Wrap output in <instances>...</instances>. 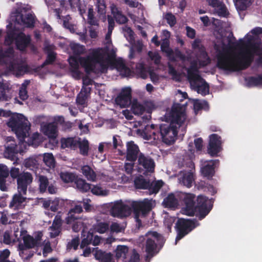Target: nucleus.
I'll use <instances>...</instances> for the list:
<instances>
[{"mask_svg":"<svg viewBox=\"0 0 262 262\" xmlns=\"http://www.w3.org/2000/svg\"><path fill=\"white\" fill-rule=\"evenodd\" d=\"M163 205L165 208L175 209L177 208L179 203L178 199L176 198L174 194L172 193L168 195L164 199Z\"/></svg>","mask_w":262,"mask_h":262,"instance_id":"obj_28","label":"nucleus"},{"mask_svg":"<svg viewBox=\"0 0 262 262\" xmlns=\"http://www.w3.org/2000/svg\"><path fill=\"white\" fill-rule=\"evenodd\" d=\"M136 70L138 75L142 79H146L148 73L145 65L143 63H139L136 66Z\"/></svg>","mask_w":262,"mask_h":262,"instance_id":"obj_47","label":"nucleus"},{"mask_svg":"<svg viewBox=\"0 0 262 262\" xmlns=\"http://www.w3.org/2000/svg\"><path fill=\"white\" fill-rule=\"evenodd\" d=\"M60 178L64 183H68L75 182L77 177L74 173L70 172H61Z\"/></svg>","mask_w":262,"mask_h":262,"instance_id":"obj_42","label":"nucleus"},{"mask_svg":"<svg viewBox=\"0 0 262 262\" xmlns=\"http://www.w3.org/2000/svg\"><path fill=\"white\" fill-rule=\"evenodd\" d=\"M140 153L138 146L135 144L134 141H130L127 143L125 156L126 161L135 162L137 159L138 160Z\"/></svg>","mask_w":262,"mask_h":262,"instance_id":"obj_16","label":"nucleus"},{"mask_svg":"<svg viewBox=\"0 0 262 262\" xmlns=\"http://www.w3.org/2000/svg\"><path fill=\"white\" fill-rule=\"evenodd\" d=\"M83 211L82 206L81 204L76 205L73 208L71 209L68 213V216L66 217V221L67 224H73V229L76 231L75 223H77V220L80 219L79 216L75 215V213H80Z\"/></svg>","mask_w":262,"mask_h":262,"instance_id":"obj_19","label":"nucleus"},{"mask_svg":"<svg viewBox=\"0 0 262 262\" xmlns=\"http://www.w3.org/2000/svg\"><path fill=\"white\" fill-rule=\"evenodd\" d=\"M99 17L105 16L106 12V5L105 0H94Z\"/></svg>","mask_w":262,"mask_h":262,"instance_id":"obj_38","label":"nucleus"},{"mask_svg":"<svg viewBox=\"0 0 262 262\" xmlns=\"http://www.w3.org/2000/svg\"><path fill=\"white\" fill-rule=\"evenodd\" d=\"M135 213V219L138 228L142 226V221L139 219L140 215L145 217L152 209V204L148 200L143 201H132L130 204Z\"/></svg>","mask_w":262,"mask_h":262,"instance_id":"obj_8","label":"nucleus"},{"mask_svg":"<svg viewBox=\"0 0 262 262\" xmlns=\"http://www.w3.org/2000/svg\"><path fill=\"white\" fill-rule=\"evenodd\" d=\"M64 205V202L62 199L59 198H55L53 200H51V204L50 210L52 211L56 212L59 208H61Z\"/></svg>","mask_w":262,"mask_h":262,"instance_id":"obj_44","label":"nucleus"},{"mask_svg":"<svg viewBox=\"0 0 262 262\" xmlns=\"http://www.w3.org/2000/svg\"><path fill=\"white\" fill-rule=\"evenodd\" d=\"M201 80H203V83L201 85L197 86L198 92L203 96H205L209 94V86L204 79L202 78Z\"/></svg>","mask_w":262,"mask_h":262,"instance_id":"obj_54","label":"nucleus"},{"mask_svg":"<svg viewBox=\"0 0 262 262\" xmlns=\"http://www.w3.org/2000/svg\"><path fill=\"white\" fill-rule=\"evenodd\" d=\"M179 180L181 184L190 188L194 181V174L191 170L181 171Z\"/></svg>","mask_w":262,"mask_h":262,"instance_id":"obj_22","label":"nucleus"},{"mask_svg":"<svg viewBox=\"0 0 262 262\" xmlns=\"http://www.w3.org/2000/svg\"><path fill=\"white\" fill-rule=\"evenodd\" d=\"M43 161L45 164L50 168H54L55 166V160L54 156L51 153H45L43 155Z\"/></svg>","mask_w":262,"mask_h":262,"instance_id":"obj_41","label":"nucleus"},{"mask_svg":"<svg viewBox=\"0 0 262 262\" xmlns=\"http://www.w3.org/2000/svg\"><path fill=\"white\" fill-rule=\"evenodd\" d=\"M21 21L27 28H33L34 27V18L31 13H27L25 15L21 14L20 16Z\"/></svg>","mask_w":262,"mask_h":262,"instance_id":"obj_37","label":"nucleus"},{"mask_svg":"<svg viewBox=\"0 0 262 262\" xmlns=\"http://www.w3.org/2000/svg\"><path fill=\"white\" fill-rule=\"evenodd\" d=\"M22 173L20 172L19 168L13 167L9 170V174L13 180L15 179L17 180L21 176Z\"/></svg>","mask_w":262,"mask_h":262,"instance_id":"obj_56","label":"nucleus"},{"mask_svg":"<svg viewBox=\"0 0 262 262\" xmlns=\"http://www.w3.org/2000/svg\"><path fill=\"white\" fill-rule=\"evenodd\" d=\"M145 236L146 239L145 249L147 253V257H152L158 252L157 251V247L163 246L164 239L161 234L156 231H149Z\"/></svg>","mask_w":262,"mask_h":262,"instance_id":"obj_5","label":"nucleus"},{"mask_svg":"<svg viewBox=\"0 0 262 262\" xmlns=\"http://www.w3.org/2000/svg\"><path fill=\"white\" fill-rule=\"evenodd\" d=\"M209 184L205 181L201 180L195 183V187L200 190L207 191Z\"/></svg>","mask_w":262,"mask_h":262,"instance_id":"obj_60","label":"nucleus"},{"mask_svg":"<svg viewBox=\"0 0 262 262\" xmlns=\"http://www.w3.org/2000/svg\"><path fill=\"white\" fill-rule=\"evenodd\" d=\"M80 139L78 138V145L80 149V152L83 156H87L89 149V142L87 140H83L82 141H80Z\"/></svg>","mask_w":262,"mask_h":262,"instance_id":"obj_43","label":"nucleus"},{"mask_svg":"<svg viewBox=\"0 0 262 262\" xmlns=\"http://www.w3.org/2000/svg\"><path fill=\"white\" fill-rule=\"evenodd\" d=\"M61 144L62 148H69L71 149L75 150L78 147V139L73 137L62 138Z\"/></svg>","mask_w":262,"mask_h":262,"instance_id":"obj_29","label":"nucleus"},{"mask_svg":"<svg viewBox=\"0 0 262 262\" xmlns=\"http://www.w3.org/2000/svg\"><path fill=\"white\" fill-rule=\"evenodd\" d=\"M12 141L10 144L8 145L6 147V150L5 151V154L6 156L10 159H13L18 152L17 147L15 141L12 139L11 137L8 138L7 142Z\"/></svg>","mask_w":262,"mask_h":262,"instance_id":"obj_25","label":"nucleus"},{"mask_svg":"<svg viewBox=\"0 0 262 262\" xmlns=\"http://www.w3.org/2000/svg\"><path fill=\"white\" fill-rule=\"evenodd\" d=\"M108 224L105 223H100L97 226V230L100 233H104L108 229Z\"/></svg>","mask_w":262,"mask_h":262,"instance_id":"obj_62","label":"nucleus"},{"mask_svg":"<svg viewBox=\"0 0 262 262\" xmlns=\"http://www.w3.org/2000/svg\"><path fill=\"white\" fill-rule=\"evenodd\" d=\"M165 121L170 123L161 124L159 126L160 139L166 145L173 144L177 139L178 128L185 122L186 116L182 110L181 104L174 103L171 110L164 116Z\"/></svg>","mask_w":262,"mask_h":262,"instance_id":"obj_2","label":"nucleus"},{"mask_svg":"<svg viewBox=\"0 0 262 262\" xmlns=\"http://www.w3.org/2000/svg\"><path fill=\"white\" fill-rule=\"evenodd\" d=\"M105 53L102 48H98L94 50L92 52L86 57H80L78 59L75 57H70L69 59V62L72 69V72L77 77L80 75V72L79 71V64L84 69L87 74L91 73H97L96 64H99L102 69H106L104 64V58Z\"/></svg>","mask_w":262,"mask_h":262,"instance_id":"obj_3","label":"nucleus"},{"mask_svg":"<svg viewBox=\"0 0 262 262\" xmlns=\"http://www.w3.org/2000/svg\"><path fill=\"white\" fill-rule=\"evenodd\" d=\"M81 172L89 181L94 182L96 179L95 172L89 165H84L81 167Z\"/></svg>","mask_w":262,"mask_h":262,"instance_id":"obj_36","label":"nucleus"},{"mask_svg":"<svg viewBox=\"0 0 262 262\" xmlns=\"http://www.w3.org/2000/svg\"><path fill=\"white\" fill-rule=\"evenodd\" d=\"M128 252V248L126 246L119 245L116 250V257L117 259L121 257L125 258L126 254Z\"/></svg>","mask_w":262,"mask_h":262,"instance_id":"obj_45","label":"nucleus"},{"mask_svg":"<svg viewBox=\"0 0 262 262\" xmlns=\"http://www.w3.org/2000/svg\"><path fill=\"white\" fill-rule=\"evenodd\" d=\"M88 23L91 26H98V20L94 15L93 8H90L88 10Z\"/></svg>","mask_w":262,"mask_h":262,"instance_id":"obj_50","label":"nucleus"},{"mask_svg":"<svg viewBox=\"0 0 262 262\" xmlns=\"http://www.w3.org/2000/svg\"><path fill=\"white\" fill-rule=\"evenodd\" d=\"M100 242V238L98 236H95L93 241L92 242V238L90 239V233H88L87 237L82 240L80 247L83 248L92 243L93 245L96 246L99 244Z\"/></svg>","mask_w":262,"mask_h":262,"instance_id":"obj_46","label":"nucleus"},{"mask_svg":"<svg viewBox=\"0 0 262 262\" xmlns=\"http://www.w3.org/2000/svg\"><path fill=\"white\" fill-rule=\"evenodd\" d=\"M92 193L95 195H103V190L102 188L98 185H93L90 189Z\"/></svg>","mask_w":262,"mask_h":262,"instance_id":"obj_64","label":"nucleus"},{"mask_svg":"<svg viewBox=\"0 0 262 262\" xmlns=\"http://www.w3.org/2000/svg\"><path fill=\"white\" fill-rule=\"evenodd\" d=\"M200 225V224L196 219H179L175 225V228L177 233L176 237V244H177L178 241L183 238Z\"/></svg>","mask_w":262,"mask_h":262,"instance_id":"obj_6","label":"nucleus"},{"mask_svg":"<svg viewBox=\"0 0 262 262\" xmlns=\"http://www.w3.org/2000/svg\"><path fill=\"white\" fill-rule=\"evenodd\" d=\"M133 210L132 206L124 204L122 201L115 203L111 209V214L114 217H126L130 215Z\"/></svg>","mask_w":262,"mask_h":262,"instance_id":"obj_10","label":"nucleus"},{"mask_svg":"<svg viewBox=\"0 0 262 262\" xmlns=\"http://www.w3.org/2000/svg\"><path fill=\"white\" fill-rule=\"evenodd\" d=\"M222 141L220 136L213 134L209 136V141L207 146V152L211 157L217 156L222 150Z\"/></svg>","mask_w":262,"mask_h":262,"instance_id":"obj_11","label":"nucleus"},{"mask_svg":"<svg viewBox=\"0 0 262 262\" xmlns=\"http://www.w3.org/2000/svg\"><path fill=\"white\" fill-rule=\"evenodd\" d=\"M201 172L204 177L208 179H211L215 173V168L219 164V160H211L202 162Z\"/></svg>","mask_w":262,"mask_h":262,"instance_id":"obj_13","label":"nucleus"},{"mask_svg":"<svg viewBox=\"0 0 262 262\" xmlns=\"http://www.w3.org/2000/svg\"><path fill=\"white\" fill-rule=\"evenodd\" d=\"M75 183L77 189L83 192H87L91 188V185L88 183L85 180L81 178L78 179L77 177L75 181Z\"/></svg>","mask_w":262,"mask_h":262,"instance_id":"obj_39","label":"nucleus"},{"mask_svg":"<svg viewBox=\"0 0 262 262\" xmlns=\"http://www.w3.org/2000/svg\"><path fill=\"white\" fill-rule=\"evenodd\" d=\"M204 105L208 106L207 102L204 101L202 103L198 100L195 101L193 104V108L195 114H197L200 111L202 110Z\"/></svg>","mask_w":262,"mask_h":262,"instance_id":"obj_59","label":"nucleus"},{"mask_svg":"<svg viewBox=\"0 0 262 262\" xmlns=\"http://www.w3.org/2000/svg\"><path fill=\"white\" fill-rule=\"evenodd\" d=\"M132 90L129 88H125L121 90L115 98V103L121 108L130 106L132 102Z\"/></svg>","mask_w":262,"mask_h":262,"instance_id":"obj_12","label":"nucleus"},{"mask_svg":"<svg viewBox=\"0 0 262 262\" xmlns=\"http://www.w3.org/2000/svg\"><path fill=\"white\" fill-rule=\"evenodd\" d=\"M135 185L138 189H148L150 187V182L143 178H138L135 180Z\"/></svg>","mask_w":262,"mask_h":262,"instance_id":"obj_40","label":"nucleus"},{"mask_svg":"<svg viewBox=\"0 0 262 262\" xmlns=\"http://www.w3.org/2000/svg\"><path fill=\"white\" fill-rule=\"evenodd\" d=\"M253 1V0H236L235 5L237 9L244 11L252 4Z\"/></svg>","mask_w":262,"mask_h":262,"instance_id":"obj_49","label":"nucleus"},{"mask_svg":"<svg viewBox=\"0 0 262 262\" xmlns=\"http://www.w3.org/2000/svg\"><path fill=\"white\" fill-rule=\"evenodd\" d=\"M7 125L11 128L20 141L27 137L30 129L28 120L21 114H17L12 116L7 122Z\"/></svg>","mask_w":262,"mask_h":262,"instance_id":"obj_4","label":"nucleus"},{"mask_svg":"<svg viewBox=\"0 0 262 262\" xmlns=\"http://www.w3.org/2000/svg\"><path fill=\"white\" fill-rule=\"evenodd\" d=\"M62 221L60 216H56L53 220L52 226L50 227L51 230L54 232L51 233L52 237H56L59 235L60 232Z\"/></svg>","mask_w":262,"mask_h":262,"instance_id":"obj_34","label":"nucleus"},{"mask_svg":"<svg viewBox=\"0 0 262 262\" xmlns=\"http://www.w3.org/2000/svg\"><path fill=\"white\" fill-rule=\"evenodd\" d=\"M24 244H19L18 245V249L19 250V255L21 257H24L26 254L25 252L27 250L34 248L37 246L36 245V240L34 237L30 235H24L23 237Z\"/></svg>","mask_w":262,"mask_h":262,"instance_id":"obj_18","label":"nucleus"},{"mask_svg":"<svg viewBox=\"0 0 262 262\" xmlns=\"http://www.w3.org/2000/svg\"><path fill=\"white\" fill-rule=\"evenodd\" d=\"M9 175V169L4 164H0V189L3 191L7 190L6 179Z\"/></svg>","mask_w":262,"mask_h":262,"instance_id":"obj_24","label":"nucleus"},{"mask_svg":"<svg viewBox=\"0 0 262 262\" xmlns=\"http://www.w3.org/2000/svg\"><path fill=\"white\" fill-rule=\"evenodd\" d=\"M11 98V90L9 86L0 82V101H7Z\"/></svg>","mask_w":262,"mask_h":262,"instance_id":"obj_31","label":"nucleus"},{"mask_svg":"<svg viewBox=\"0 0 262 262\" xmlns=\"http://www.w3.org/2000/svg\"><path fill=\"white\" fill-rule=\"evenodd\" d=\"M108 58L110 60H113V66L120 72V75L124 77H127L130 75V70L126 66L122 58H115L114 54L108 55Z\"/></svg>","mask_w":262,"mask_h":262,"instance_id":"obj_14","label":"nucleus"},{"mask_svg":"<svg viewBox=\"0 0 262 262\" xmlns=\"http://www.w3.org/2000/svg\"><path fill=\"white\" fill-rule=\"evenodd\" d=\"M165 19L167 23L172 27L176 24V19L174 15L171 13H168L165 15Z\"/></svg>","mask_w":262,"mask_h":262,"instance_id":"obj_61","label":"nucleus"},{"mask_svg":"<svg viewBox=\"0 0 262 262\" xmlns=\"http://www.w3.org/2000/svg\"><path fill=\"white\" fill-rule=\"evenodd\" d=\"M195 195L191 193L186 194L184 198V203L187 210L191 211L193 213V210L195 205Z\"/></svg>","mask_w":262,"mask_h":262,"instance_id":"obj_35","label":"nucleus"},{"mask_svg":"<svg viewBox=\"0 0 262 262\" xmlns=\"http://www.w3.org/2000/svg\"><path fill=\"white\" fill-rule=\"evenodd\" d=\"M248 84L254 86H262V75L250 77L248 79Z\"/></svg>","mask_w":262,"mask_h":262,"instance_id":"obj_48","label":"nucleus"},{"mask_svg":"<svg viewBox=\"0 0 262 262\" xmlns=\"http://www.w3.org/2000/svg\"><path fill=\"white\" fill-rule=\"evenodd\" d=\"M248 46L250 48L245 52H241L238 56L231 58L224 48L219 50L216 55L217 67L221 70L231 72H236L248 69L254 60V53L260 55L262 48L255 42H249Z\"/></svg>","mask_w":262,"mask_h":262,"instance_id":"obj_1","label":"nucleus"},{"mask_svg":"<svg viewBox=\"0 0 262 262\" xmlns=\"http://www.w3.org/2000/svg\"><path fill=\"white\" fill-rule=\"evenodd\" d=\"M110 10L113 17L118 24H125L128 21L127 17L123 14L121 9L114 3L111 4Z\"/></svg>","mask_w":262,"mask_h":262,"instance_id":"obj_20","label":"nucleus"},{"mask_svg":"<svg viewBox=\"0 0 262 262\" xmlns=\"http://www.w3.org/2000/svg\"><path fill=\"white\" fill-rule=\"evenodd\" d=\"M39 183V190L41 192H44L46 191L47 188L49 185V181L47 177L40 175L38 177Z\"/></svg>","mask_w":262,"mask_h":262,"instance_id":"obj_51","label":"nucleus"},{"mask_svg":"<svg viewBox=\"0 0 262 262\" xmlns=\"http://www.w3.org/2000/svg\"><path fill=\"white\" fill-rule=\"evenodd\" d=\"M88 95L83 93H79L76 97V103L77 105L82 106L83 107L86 106L88 102Z\"/></svg>","mask_w":262,"mask_h":262,"instance_id":"obj_52","label":"nucleus"},{"mask_svg":"<svg viewBox=\"0 0 262 262\" xmlns=\"http://www.w3.org/2000/svg\"><path fill=\"white\" fill-rule=\"evenodd\" d=\"M16 181L18 192L27 194L28 187L33 181L32 174L28 172H23Z\"/></svg>","mask_w":262,"mask_h":262,"instance_id":"obj_15","label":"nucleus"},{"mask_svg":"<svg viewBox=\"0 0 262 262\" xmlns=\"http://www.w3.org/2000/svg\"><path fill=\"white\" fill-rule=\"evenodd\" d=\"M161 50L162 52L165 53L166 56L172 61H176V59L173 56V51L170 48V41L169 38H165L162 40V43H160Z\"/></svg>","mask_w":262,"mask_h":262,"instance_id":"obj_27","label":"nucleus"},{"mask_svg":"<svg viewBox=\"0 0 262 262\" xmlns=\"http://www.w3.org/2000/svg\"><path fill=\"white\" fill-rule=\"evenodd\" d=\"M96 259L99 262H114L113 255L110 253H107L101 250H96L94 254Z\"/></svg>","mask_w":262,"mask_h":262,"instance_id":"obj_26","label":"nucleus"},{"mask_svg":"<svg viewBox=\"0 0 262 262\" xmlns=\"http://www.w3.org/2000/svg\"><path fill=\"white\" fill-rule=\"evenodd\" d=\"M198 68L196 61H192L190 67L187 69V78L189 81H200L202 78L200 75L198 74Z\"/></svg>","mask_w":262,"mask_h":262,"instance_id":"obj_23","label":"nucleus"},{"mask_svg":"<svg viewBox=\"0 0 262 262\" xmlns=\"http://www.w3.org/2000/svg\"><path fill=\"white\" fill-rule=\"evenodd\" d=\"M42 133L51 139H55L57 136V125L55 122L46 123L41 126Z\"/></svg>","mask_w":262,"mask_h":262,"instance_id":"obj_21","label":"nucleus"},{"mask_svg":"<svg viewBox=\"0 0 262 262\" xmlns=\"http://www.w3.org/2000/svg\"><path fill=\"white\" fill-rule=\"evenodd\" d=\"M24 165L26 168L32 169L36 167L37 161L32 158L26 159L24 162Z\"/></svg>","mask_w":262,"mask_h":262,"instance_id":"obj_57","label":"nucleus"},{"mask_svg":"<svg viewBox=\"0 0 262 262\" xmlns=\"http://www.w3.org/2000/svg\"><path fill=\"white\" fill-rule=\"evenodd\" d=\"M150 128V129H145L143 132L144 138L147 140H156L159 139L160 135L159 127L158 128V130H156L155 129V125L152 124Z\"/></svg>","mask_w":262,"mask_h":262,"instance_id":"obj_30","label":"nucleus"},{"mask_svg":"<svg viewBox=\"0 0 262 262\" xmlns=\"http://www.w3.org/2000/svg\"><path fill=\"white\" fill-rule=\"evenodd\" d=\"M218 8L217 13L220 16H226L228 12L225 5L222 2L221 6L217 7Z\"/></svg>","mask_w":262,"mask_h":262,"instance_id":"obj_63","label":"nucleus"},{"mask_svg":"<svg viewBox=\"0 0 262 262\" xmlns=\"http://www.w3.org/2000/svg\"><path fill=\"white\" fill-rule=\"evenodd\" d=\"M73 53L75 54L79 55L83 53L85 48L83 46L80 45L79 44H74L71 47Z\"/></svg>","mask_w":262,"mask_h":262,"instance_id":"obj_58","label":"nucleus"},{"mask_svg":"<svg viewBox=\"0 0 262 262\" xmlns=\"http://www.w3.org/2000/svg\"><path fill=\"white\" fill-rule=\"evenodd\" d=\"M213 203L211 199H208L207 197L202 195H199L196 200L193 213L191 215L195 214L199 220H202L211 210Z\"/></svg>","mask_w":262,"mask_h":262,"instance_id":"obj_7","label":"nucleus"},{"mask_svg":"<svg viewBox=\"0 0 262 262\" xmlns=\"http://www.w3.org/2000/svg\"><path fill=\"white\" fill-rule=\"evenodd\" d=\"M163 184L162 180L158 181L154 184L150 183V187L148 188L150 193H157L163 186Z\"/></svg>","mask_w":262,"mask_h":262,"instance_id":"obj_53","label":"nucleus"},{"mask_svg":"<svg viewBox=\"0 0 262 262\" xmlns=\"http://www.w3.org/2000/svg\"><path fill=\"white\" fill-rule=\"evenodd\" d=\"M26 194H23L17 191V193L13 195L12 199L10 203L9 207H13L18 208L21 205V204L26 201L27 198L24 196Z\"/></svg>","mask_w":262,"mask_h":262,"instance_id":"obj_32","label":"nucleus"},{"mask_svg":"<svg viewBox=\"0 0 262 262\" xmlns=\"http://www.w3.org/2000/svg\"><path fill=\"white\" fill-rule=\"evenodd\" d=\"M15 41L16 49L24 52L31 43V36L29 35H26L24 32H20L16 36Z\"/></svg>","mask_w":262,"mask_h":262,"instance_id":"obj_17","label":"nucleus"},{"mask_svg":"<svg viewBox=\"0 0 262 262\" xmlns=\"http://www.w3.org/2000/svg\"><path fill=\"white\" fill-rule=\"evenodd\" d=\"M156 166L154 160L148 156H145L143 153L140 152L139 155L137 162L138 171L145 174L148 172H152Z\"/></svg>","mask_w":262,"mask_h":262,"instance_id":"obj_9","label":"nucleus"},{"mask_svg":"<svg viewBox=\"0 0 262 262\" xmlns=\"http://www.w3.org/2000/svg\"><path fill=\"white\" fill-rule=\"evenodd\" d=\"M133 112L136 115H142L145 111V107L141 104H133L132 106Z\"/></svg>","mask_w":262,"mask_h":262,"instance_id":"obj_55","label":"nucleus"},{"mask_svg":"<svg viewBox=\"0 0 262 262\" xmlns=\"http://www.w3.org/2000/svg\"><path fill=\"white\" fill-rule=\"evenodd\" d=\"M45 50L47 53V56L46 60L40 66L41 68L49 64H52L56 58V53L52 51L50 46L45 47Z\"/></svg>","mask_w":262,"mask_h":262,"instance_id":"obj_33","label":"nucleus"}]
</instances>
